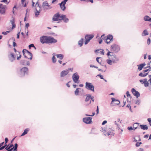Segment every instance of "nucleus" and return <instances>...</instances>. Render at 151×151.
Segmentation results:
<instances>
[{"label":"nucleus","mask_w":151,"mask_h":151,"mask_svg":"<svg viewBox=\"0 0 151 151\" xmlns=\"http://www.w3.org/2000/svg\"><path fill=\"white\" fill-rule=\"evenodd\" d=\"M40 40L42 44L55 43L57 42V40L55 39L52 37L45 36L40 37Z\"/></svg>","instance_id":"1"},{"label":"nucleus","mask_w":151,"mask_h":151,"mask_svg":"<svg viewBox=\"0 0 151 151\" xmlns=\"http://www.w3.org/2000/svg\"><path fill=\"white\" fill-rule=\"evenodd\" d=\"M23 55L25 58L31 60L32 58V54L26 49H23L22 51Z\"/></svg>","instance_id":"2"},{"label":"nucleus","mask_w":151,"mask_h":151,"mask_svg":"<svg viewBox=\"0 0 151 151\" xmlns=\"http://www.w3.org/2000/svg\"><path fill=\"white\" fill-rule=\"evenodd\" d=\"M28 73V69L27 67H24L21 69L19 73L20 77H22L26 75H27Z\"/></svg>","instance_id":"3"},{"label":"nucleus","mask_w":151,"mask_h":151,"mask_svg":"<svg viewBox=\"0 0 151 151\" xmlns=\"http://www.w3.org/2000/svg\"><path fill=\"white\" fill-rule=\"evenodd\" d=\"M120 50V47L115 44H113L111 47V50L114 52L117 53Z\"/></svg>","instance_id":"4"},{"label":"nucleus","mask_w":151,"mask_h":151,"mask_svg":"<svg viewBox=\"0 0 151 151\" xmlns=\"http://www.w3.org/2000/svg\"><path fill=\"white\" fill-rule=\"evenodd\" d=\"M85 88L88 90L94 92V86L91 83L86 82V83Z\"/></svg>","instance_id":"5"},{"label":"nucleus","mask_w":151,"mask_h":151,"mask_svg":"<svg viewBox=\"0 0 151 151\" xmlns=\"http://www.w3.org/2000/svg\"><path fill=\"white\" fill-rule=\"evenodd\" d=\"M7 9L6 6L3 5L2 4H0V14H1L5 15Z\"/></svg>","instance_id":"6"},{"label":"nucleus","mask_w":151,"mask_h":151,"mask_svg":"<svg viewBox=\"0 0 151 151\" xmlns=\"http://www.w3.org/2000/svg\"><path fill=\"white\" fill-rule=\"evenodd\" d=\"M142 84H144L145 87L150 86L151 87V78L148 81L146 79L142 80Z\"/></svg>","instance_id":"7"},{"label":"nucleus","mask_w":151,"mask_h":151,"mask_svg":"<svg viewBox=\"0 0 151 151\" xmlns=\"http://www.w3.org/2000/svg\"><path fill=\"white\" fill-rule=\"evenodd\" d=\"M42 7L43 8L44 10H46L52 8V7L48 4L47 1H45L43 3Z\"/></svg>","instance_id":"8"},{"label":"nucleus","mask_w":151,"mask_h":151,"mask_svg":"<svg viewBox=\"0 0 151 151\" xmlns=\"http://www.w3.org/2000/svg\"><path fill=\"white\" fill-rule=\"evenodd\" d=\"M61 16L59 13H57L55 14L52 18L53 21H56L58 20L60 21Z\"/></svg>","instance_id":"9"},{"label":"nucleus","mask_w":151,"mask_h":151,"mask_svg":"<svg viewBox=\"0 0 151 151\" xmlns=\"http://www.w3.org/2000/svg\"><path fill=\"white\" fill-rule=\"evenodd\" d=\"M9 60L11 62H13L16 59V57L14 53L10 52V54L8 55Z\"/></svg>","instance_id":"10"},{"label":"nucleus","mask_w":151,"mask_h":151,"mask_svg":"<svg viewBox=\"0 0 151 151\" xmlns=\"http://www.w3.org/2000/svg\"><path fill=\"white\" fill-rule=\"evenodd\" d=\"M72 78L74 82L75 83H78L79 78V76L77 72L73 74L72 76Z\"/></svg>","instance_id":"11"},{"label":"nucleus","mask_w":151,"mask_h":151,"mask_svg":"<svg viewBox=\"0 0 151 151\" xmlns=\"http://www.w3.org/2000/svg\"><path fill=\"white\" fill-rule=\"evenodd\" d=\"M92 118L91 117H85L83 118V122L87 124H91L92 123Z\"/></svg>","instance_id":"12"},{"label":"nucleus","mask_w":151,"mask_h":151,"mask_svg":"<svg viewBox=\"0 0 151 151\" xmlns=\"http://www.w3.org/2000/svg\"><path fill=\"white\" fill-rule=\"evenodd\" d=\"M112 57H109V58L112 60L113 63H115L118 62L119 60V58L115 55H112Z\"/></svg>","instance_id":"13"},{"label":"nucleus","mask_w":151,"mask_h":151,"mask_svg":"<svg viewBox=\"0 0 151 151\" xmlns=\"http://www.w3.org/2000/svg\"><path fill=\"white\" fill-rule=\"evenodd\" d=\"M67 1L68 0H64L62 1L59 4L61 9L63 11H64L66 9V7L65 5Z\"/></svg>","instance_id":"14"},{"label":"nucleus","mask_w":151,"mask_h":151,"mask_svg":"<svg viewBox=\"0 0 151 151\" xmlns=\"http://www.w3.org/2000/svg\"><path fill=\"white\" fill-rule=\"evenodd\" d=\"M131 91L134 95L137 98H138L140 96L139 93L137 91H136L134 88H132Z\"/></svg>","instance_id":"15"},{"label":"nucleus","mask_w":151,"mask_h":151,"mask_svg":"<svg viewBox=\"0 0 151 151\" xmlns=\"http://www.w3.org/2000/svg\"><path fill=\"white\" fill-rule=\"evenodd\" d=\"M113 39V36L111 35H109L107 36V37L105 39V42L107 43L108 44L110 42V41Z\"/></svg>","instance_id":"16"},{"label":"nucleus","mask_w":151,"mask_h":151,"mask_svg":"<svg viewBox=\"0 0 151 151\" xmlns=\"http://www.w3.org/2000/svg\"><path fill=\"white\" fill-rule=\"evenodd\" d=\"M69 72L68 70L66 69L65 70L62 71L60 73V77H63L66 75Z\"/></svg>","instance_id":"17"},{"label":"nucleus","mask_w":151,"mask_h":151,"mask_svg":"<svg viewBox=\"0 0 151 151\" xmlns=\"http://www.w3.org/2000/svg\"><path fill=\"white\" fill-rule=\"evenodd\" d=\"M62 20L65 23H67L69 21V19L67 18L66 15L64 14L61 15L60 20Z\"/></svg>","instance_id":"18"},{"label":"nucleus","mask_w":151,"mask_h":151,"mask_svg":"<svg viewBox=\"0 0 151 151\" xmlns=\"http://www.w3.org/2000/svg\"><path fill=\"white\" fill-rule=\"evenodd\" d=\"M20 63L21 64L24 65H29V62L25 60H22L20 61Z\"/></svg>","instance_id":"19"},{"label":"nucleus","mask_w":151,"mask_h":151,"mask_svg":"<svg viewBox=\"0 0 151 151\" xmlns=\"http://www.w3.org/2000/svg\"><path fill=\"white\" fill-rule=\"evenodd\" d=\"M15 21V20L14 18H13V19L12 20H10V22L12 25V29H13L15 27L16 25L14 24Z\"/></svg>","instance_id":"20"},{"label":"nucleus","mask_w":151,"mask_h":151,"mask_svg":"<svg viewBox=\"0 0 151 151\" xmlns=\"http://www.w3.org/2000/svg\"><path fill=\"white\" fill-rule=\"evenodd\" d=\"M111 99L112 100V101L111 103V104L112 102L114 101L116 102L115 104L117 105H119L120 103V101L119 100L116 99L114 98H111Z\"/></svg>","instance_id":"21"},{"label":"nucleus","mask_w":151,"mask_h":151,"mask_svg":"<svg viewBox=\"0 0 151 151\" xmlns=\"http://www.w3.org/2000/svg\"><path fill=\"white\" fill-rule=\"evenodd\" d=\"M144 20L145 21L151 22V18L148 16H146L144 17Z\"/></svg>","instance_id":"22"},{"label":"nucleus","mask_w":151,"mask_h":151,"mask_svg":"<svg viewBox=\"0 0 151 151\" xmlns=\"http://www.w3.org/2000/svg\"><path fill=\"white\" fill-rule=\"evenodd\" d=\"M29 130V128H27L24 131V132H23L22 134V135H21V136H23L25 134H27Z\"/></svg>","instance_id":"23"},{"label":"nucleus","mask_w":151,"mask_h":151,"mask_svg":"<svg viewBox=\"0 0 151 151\" xmlns=\"http://www.w3.org/2000/svg\"><path fill=\"white\" fill-rule=\"evenodd\" d=\"M92 37H90V38H88L87 37H85L86 41L85 43V45L87 44L89 42L90 40L92 38Z\"/></svg>","instance_id":"24"},{"label":"nucleus","mask_w":151,"mask_h":151,"mask_svg":"<svg viewBox=\"0 0 151 151\" xmlns=\"http://www.w3.org/2000/svg\"><path fill=\"white\" fill-rule=\"evenodd\" d=\"M92 37H90V38H88L87 37H85L86 41L85 43V45L87 44L89 42L90 40L92 38Z\"/></svg>","instance_id":"25"},{"label":"nucleus","mask_w":151,"mask_h":151,"mask_svg":"<svg viewBox=\"0 0 151 151\" xmlns=\"http://www.w3.org/2000/svg\"><path fill=\"white\" fill-rule=\"evenodd\" d=\"M91 94H86V96L85 101L86 102L88 101L90 99H91Z\"/></svg>","instance_id":"26"},{"label":"nucleus","mask_w":151,"mask_h":151,"mask_svg":"<svg viewBox=\"0 0 151 151\" xmlns=\"http://www.w3.org/2000/svg\"><path fill=\"white\" fill-rule=\"evenodd\" d=\"M109 129L110 131H108L107 133L106 134H104V135H107L109 136L110 134H112L113 135H114V134H113V131L111 130V129Z\"/></svg>","instance_id":"27"},{"label":"nucleus","mask_w":151,"mask_h":151,"mask_svg":"<svg viewBox=\"0 0 151 151\" xmlns=\"http://www.w3.org/2000/svg\"><path fill=\"white\" fill-rule=\"evenodd\" d=\"M56 56L58 58H59L60 60H62L64 57L63 55L61 54H57L56 55Z\"/></svg>","instance_id":"28"},{"label":"nucleus","mask_w":151,"mask_h":151,"mask_svg":"<svg viewBox=\"0 0 151 151\" xmlns=\"http://www.w3.org/2000/svg\"><path fill=\"white\" fill-rule=\"evenodd\" d=\"M18 146V144L17 143H16L14 145V146L12 148H13V151H17Z\"/></svg>","instance_id":"29"},{"label":"nucleus","mask_w":151,"mask_h":151,"mask_svg":"<svg viewBox=\"0 0 151 151\" xmlns=\"http://www.w3.org/2000/svg\"><path fill=\"white\" fill-rule=\"evenodd\" d=\"M106 62L109 65H112L113 63V62L111 60L107 59L106 60Z\"/></svg>","instance_id":"30"},{"label":"nucleus","mask_w":151,"mask_h":151,"mask_svg":"<svg viewBox=\"0 0 151 151\" xmlns=\"http://www.w3.org/2000/svg\"><path fill=\"white\" fill-rule=\"evenodd\" d=\"M83 39L82 38L78 41V44L80 47H81L83 45Z\"/></svg>","instance_id":"31"},{"label":"nucleus","mask_w":151,"mask_h":151,"mask_svg":"<svg viewBox=\"0 0 151 151\" xmlns=\"http://www.w3.org/2000/svg\"><path fill=\"white\" fill-rule=\"evenodd\" d=\"M36 12L35 13V15L36 17H37L39 15V14L40 13V9L39 11H38L37 9L36 8Z\"/></svg>","instance_id":"32"},{"label":"nucleus","mask_w":151,"mask_h":151,"mask_svg":"<svg viewBox=\"0 0 151 151\" xmlns=\"http://www.w3.org/2000/svg\"><path fill=\"white\" fill-rule=\"evenodd\" d=\"M113 53L111 52L110 51H109L107 53V55L108 56V58H109V57H112L111 55H113Z\"/></svg>","instance_id":"33"},{"label":"nucleus","mask_w":151,"mask_h":151,"mask_svg":"<svg viewBox=\"0 0 151 151\" xmlns=\"http://www.w3.org/2000/svg\"><path fill=\"white\" fill-rule=\"evenodd\" d=\"M148 129V127L147 125L142 124V129L147 130Z\"/></svg>","instance_id":"34"},{"label":"nucleus","mask_w":151,"mask_h":151,"mask_svg":"<svg viewBox=\"0 0 151 151\" xmlns=\"http://www.w3.org/2000/svg\"><path fill=\"white\" fill-rule=\"evenodd\" d=\"M80 88H77L75 91V94L76 96H77L78 95L79 89H80Z\"/></svg>","instance_id":"35"},{"label":"nucleus","mask_w":151,"mask_h":151,"mask_svg":"<svg viewBox=\"0 0 151 151\" xmlns=\"http://www.w3.org/2000/svg\"><path fill=\"white\" fill-rule=\"evenodd\" d=\"M138 123H136L133 124V128L134 129V130L137 129V126H138Z\"/></svg>","instance_id":"36"},{"label":"nucleus","mask_w":151,"mask_h":151,"mask_svg":"<svg viewBox=\"0 0 151 151\" xmlns=\"http://www.w3.org/2000/svg\"><path fill=\"white\" fill-rule=\"evenodd\" d=\"M52 60L53 63H55L56 61V59L54 55H53L52 58Z\"/></svg>","instance_id":"37"},{"label":"nucleus","mask_w":151,"mask_h":151,"mask_svg":"<svg viewBox=\"0 0 151 151\" xmlns=\"http://www.w3.org/2000/svg\"><path fill=\"white\" fill-rule=\"evenodd\" d=\"M143 33L145 35H148V32L146 30H144Z\"/></svg>","instance_id":"38"},{"label":"nucleus","mask_w":151,"mask_h":151,"mask_svg":"<svg viewBox=\"0 0 151 151\" xmlns=\"http://www.w3.org/2000/svg\"><path fill=\"white\" fill-rule=\"evenodd\" d=\"M86 36L88 38H90V37H92V38H93V37L94 36L92 35H86L85 37H86Z\"/></svg>","instance_id":"39"},{"label":"nucleus","mask_w":151,"mask_h":151,"mask_svg":"<svg viewBox=\"0 0 151 151\" xmlns=\"http://www.w3.org/2000/svg\"><path fill=\"white\" fill-rule=\"evenodd\" d=\"M137 66H138V70H142V64L138 65Z\"/></svg>","instance_id":"40"},{"label":"nucleus","mask_w":151,"mask_h":151,"mask_svg":"<svg viewBox=\"0 0 151 151\" xmlns=\"http://www.w3.org/2000/svg\"><path fill=\"white\" fill-rule=\"evenodd\" d=\"M10 32V31H6V32H3L2 34L4 35H6L8 33H9Z\"/></svg>","instance_id":"41"},{"label":"nucleus","mask_w":151,"mask_h":151,"mask_svg":"<svg viewBox=\"0 0 151 151\" xmlns=\"http://www.w3.org/2000/svg\"><path fill=\"white\" fill-rule=\"evenodd\" d=\"M140 102L138 100H136L135 101V103L137 105H139Z\"/></svg>","instance_id":"42"},{"label":"nucleus","mask_w":151,"mask_h":151,"mask_svg":"<svg viewBox=\"0 0 151 151\" xmlns=\"http://www.w3.org/2000/svg\"><path fill=\"white\" fill-rule=\"evenodd\" d=\"M38 6L39 8V9H40H40H41V6L40 5L39 3L38 2H37L36 4H35V6Z\"/></svg>","instance_id":"43"},{"label":"nucleus","mask_w":151,"mask_h":151,"mask_svg":"<svg viewBox=\"0 0 151 151\" xmlns=\"http://www.w3.org/2000/svg\"><path fill=\"white\" fill-rule=\"evenodd\" d=\"M95 114V112H93L92 114V115H88L87 114H85V115L86 116H94Z\"/></svg>","instance_id":"44"},{"label":"nucleus","mask_w":151,"mask_h":151,"mask_svg":"<svg viewBox=\"0 0 151 151\" xmlns=\"http://www.w3.org/2000/svg\"><path fill=\"white\" fill-rule=\"evenodd\" d=\"M96 76H99L100 78L101 79H103V76L101 75V74H99L98 75H97Z\"/></svg>","instance_id":"45"},{"label":"nucleus","mask_w":151,"mask_h":151,"mask_svg":"<svg viewBox=\"0 0 151 151\" xmlns=\"http://www.w3.org/2000/svg\"><path fill=\"white\" fill-rule=\"evenodd\" d=\"M32 47H35V46L33 44H31L29 46V49H30Z\"/></svg>","instance_id":"46"},{"label":"nucleus","mask_w":151,"mask_h":151,"mask_svg":"<svg viewBox=\"0 0 151 151\" xmlns=\"http://www.w3.org/2000/svg\"><path fill=\"white\" fill-rule=\"evenodd\" d=\"M147 121L149 122L150 125L151 126V118H149L147 119Z\"/></svg>","instance_id":"47"},{"label":"nucleus","mask_w":151,"mask_h":151,"mask_svg":"<svg viewBox=\"0 0 151 151\" xmlns=\"http://www.w3.org/2000/svg\"><path fill=\"white\" fill-rule=\"evenodd\" d=\"M100 57H98L96 58V60L100 64H101V62H100L99 59L100 58Z\"/></svg>","instance_id":"48"},{"label":"nucleus","mask_w":151,"mask_h":151,"mask_svg":"<svg viewBox=\"0 0 151 151\" xmlns=\"http://www.w3.org/2000/svg\"><path fill=\"white\" fill-rule=\"evenodd\" d=\"M13 44V46L14 47L17 46V44L15 42V39H14V40Z\"/></svg>","instance_id":"49"},{"label":"nucleus","mask_w":151,"mask_h":151,"mask_svg":"<svg viewBox=\"0 0 151 151\" xmlns=\"http://www.w3.org/2000/svg\"><path fill=\"white\" fill-rule=\"evenodd\" d=\"M6 147V145H4V146H2L0 147V150H3L4 149H5V147Z\"/></svg>","instance_id":"50"},{"label":"nucleus","mask_w":151,"mask_h":151,"mask_svg":"<svg viewBox=\"0 0 151 151\" xmlns=\"http://www.w3.org/2000/svg\"><path fill=\"white\" fill-rule=\"evenodd\" d=\"M141 143H142L141 142H139H139H137L136 144V147H138Z\"/></svg>","instance_id":"51"},{"label":"nucleus","mask_w":151,"mask_h":151,"mask_svg":"<svg viewBox=\"0 0 151 151\" xmlns=\"http://www.w3.org/2000/svg\"><path fill=\"white\" fill-rule=\"evenodd\" d=\"M14 52H16V53H17V55H18V54H17V53L19 54L20 53V52H19V51H17V50H16V49L15 48H14Z\"/></svg>","instance_id":"52"},{"label":"nucleus","mask_w":151,"mask_h":151,"mask_svg":"<svg viewBox=\"0 0 151 151\" xmlns=\"http://www.w3.org/2000/svg\"><path fill=\"white\" fill-rule=\"evenodd\" d=\"M150 43V38H148L147 40V44L149 45Z\"/></svg>","instance_id":"53"},{"label":"nucleus","mask_w":151,"mask_h":151,"mask_svg":"<svg viewBox=\"0 0 151 151\" xmlns=\"http://www.w3.org/2000/svg\"><path fill=\"white\" fill-rule=\"evenodd\" d=\"M94 97L93 96H92V95H91V100L93 102H94Z\"/></svg>","instance_id":"54"},{"label":"nucleus","mask_w":151,"mask_h":151,"mask_svg":"<svg viewBox=\"0 0 151 151\" xmlns=\"http://www.w3.org/2000/svg\"><path fill=\"white\" fill-rule=\"evenodd\" d=\"M126 94L127 96V97L130 96V95L129 94V92L128 91H127L126 92Z\"/></svg>","instance_id":"55"},{"label":"nucleus","mask_w":151,"mask_h":151,"mask_svg":"<svg viewBox=\"0 0 151 151\" xmlns=\"http://www.w3.org/2000/svg\"><path fill=\"white\" fill-rule=\"evenodd\" d=\"M96 114H98V113H99V109L98 106H97V109H96Z\"/></svg>","instance_id":"56"},{"label":"nucleus","mask_w":151,"mask_h":151,"mask_svg":"<svg viewBox=\"0 0 151 151\" xmlns=\"http://www.w3.org/2000/svg\"><path fill=\"white\" fill-rule=\"evenodd\" d=\"M128 129L130 131L133 129V128L132 127H128Z\"/></svg>","instance_id":"57"},{"label":"nucleus","mask_w":151,"mask_h":151,"mask_svg":"<svg viewBox=\"0 0 151 151\" xmlns=\"http://www.w3.org/2000/svg\"><path fill=\"white\" fill-rule=\"evenodd\" d=\"M5 144H6L8 141V139L6 137L5 138Z\"/></svg>","instance_id":"58"},{"label":"nucleus","mask_w":151,"mask_h":151,"mask_svg":"<svg viewBox=\"0 0 151 151\" xmlns=\"http://www.w3.org/2000/svg\"><path fill=\"white\" fill-rule=\"evenodd\" d=\"M150 68L149 69H146V70H143V72L144 73H145L147 71L149 70H150Z\"/></svg>","instance_id":"59"},{"label":"nucleus","mask_w":151,"mask_h":151,"mask_svg":"<svg viewBox=\"0 0 151 151\" xmlns=\"http://www.w3.org/2000/svg\"><path fill=\"white\" fill-rule=\"evenodd\" d=\"M5 145H6V147H5V149H6V150H7L8 149H8V145H7L6 144H5Z\"/></svg>","instance_id":"60"},{"label":"nucleus","mask_w":151,"mask_h":151,"mask_svg":"<svg viewBox=\"0 0 151 151\" xmlns=\"http://www.w3.org/2000/svg\"><path fill=\"white\" fill-rule=\"evenodd\" d=\"M19 55V56H18L17 57V60H19L21 58V55L20 54Z\"/></svg>","instance_id":"61"},{"label":"nucleus","mask_w":151,"mask_h":151,"mask_svg":"<svg viewBox=\"0 0 151 151\" xmlns=\"http://www.w3.org/2000/svg\"><path fill=\"white\" fill-rule=\"evenodd\" d=\"M107 122L106 120H105L102 123V125H104L105 124H106L107 123Z\"/></svg>","instance_id":"62"},{"label":"nucleus","mask_w":151,"mask_h":151,"mask_svg":"<svg viewBox=\"0 0 151 151\" xmlns=\"http://www.w3.org/2000/svg\"><path fill=\"white\" fill-rule=\"evenodd\" d=\"M29 26V24L28 23L26 24L25 25V27L27 28Z\"/></svg>","instance_id":"63"},{"label":"nucleus","mask_w":151,"mask_h":151,"mask_svg":"<svg viewBox=\"0 0 151 151\" xmlns=\"http://www.w3.org/2000/svg\"><path fill=\"white\" fill-rule=\"evenodd\" d=\"M12 150H13V148H12L9 149H8L6 151H12Z\"/></svg>","instance_id":"64"}]
</instances>
